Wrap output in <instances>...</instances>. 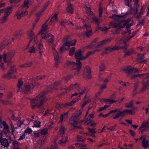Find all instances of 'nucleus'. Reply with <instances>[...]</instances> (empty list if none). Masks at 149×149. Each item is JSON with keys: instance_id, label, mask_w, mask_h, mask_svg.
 Instances as JSON below:
<instances>
[{"instance_id": "obj_1", "label": "nucleus", "mask_w": 149, "mask_h": 149, "mask_svg": "<svg viewBox=\"0 0 149 149\" xmlns=\"http://www.w3.org/2000/svg\"><path fill=\"white\" fill-rule=\"evenodd\" d=\"M46 94V92L42 91L39 95L31 100V105L32 109H33L36 107H39L42 105L47 100L45 96Z\"/></svg>"}, {"instance_id": "obj_2", "label": "nucleus", "mask_w": 149, "mask_h": 149, "mask_svg": "<svg viewBox=\"0 0 149 149\" xmlns=\"http://www.w3.org/2000/svg\"><path fill=\"white\" fill-rule=\"evenodd\" d=\"M23 84V81L22 79H19L17 84V92L19 91L24 94H27L29 93H31L33 88L36 87V86L38 84L36 83L34 84L31 83L28 85L24 86L22 88L21 87Z\"/></svg>"}, {"instance_id": "obj_3", "label": "nucleus", "mask_w": 149, "mask_h": 149, "mask_svg": "<svg viewBox=\"0 0 149 149\" xmlns=\"http://www.w3.org/2000/svg\"><path fill=\"white\" fill-rule=\"evenodd\" d=\"M82 115V113L79 111L76 114H73L71 117L69 121V123L71 125L74 127V128H72L71 130H74L77 131L76 128L81 129L82 127L81 126H77V123L79 119L80 116Z\"/></svg>"}, {"instance_id": "obj_4", "label": "nucleus", "mask_w": 149, "mask_h": 149, "mask_svg": "<svg viewBox=\"0 0 149 149\" xmlns=\"http://www.w3.org/2000/svg\"><path fill=\"white\" fill-rule=\"evenodd\" d=\"M15 53V51H13L8 53L4 52L2 56L5 63H7L8 66H10L12 64L11 60L14 56Z\"/></svg>"}, {"instance_id": "obj_5", "label": "nucleus", "mask_w": 149, "mask_h": 149, "mask_svg": "<svg viewBox=\"0 0 149 149\" xmlns=\"http://www.w3.org/2000/svg\"><path fill=\"white\" fill-rule=\"evenodd\" d=\"M116 110H119V111H117L118 113L115 114V116L113 118V119H116L120 116L125 117L128 114L134 115L135 114V112L133 109L129 110L126 109L123 111H120V109H117Z\"/></svg>"}, {"instance_id": "obj_6", "label": "nucleus", "mask_w": 149, "mask_h": 149, "mask_svg": "<svg viewBox=\"0 0 149 149\" xmlns=\"http://www.w3.org/2000/svg\"><path fill=\"white\" fill-rule=\"evenodd\" d=\"M93 54L92 52L87 53L85 56H83L82 52L80 49H79L76 51L74 53L75 58L77 62H80V60H84L87 58L90 55Z\"/></svg>"}, {"instance_id": "obj_7", "label": "nucleus", "mask_w": 149, "mask_h": 149, "mask_svg": "<svg viewBox=\"0 0 149 149\" xmlns=\"http://www.w3.org/2000/svg\"><path fill=\"white\" fill-rule=\"evenodd\" d=\"M130 21V20L127 21L125 20H122L118 23H116L115 22H111L109 23V26H111L112 28H122L125 27L127 23L129 22Z\"/></svg>"}, {"instance_id": "obj_8", "label": "nucleus", "mask_w": 149, "mask_h": 149, "mask_svg": "<svg viewBox=\"0 0 149 149\" xmlns=\"http://www.w3.org/2000/svg\"><path fill=\"white\" fill-rule=\"evenodd\" d=\"M76 63L74 62L71 61H69L68 62L67 64L68 65H71L74 67V69L77 70V73H74V74L78 73L80 71L81 68L82 63L81 62H77Z\"/></svg>"}, {"instance_id": "obj_9", "label": "nucleus", "mask_w": 149, "mask_h": 149, "mask_svg": "<svg viewBox=\"0 0 149 149\" xmlns=\"http://www.w3.org/2000/svg\"><path fill=\"white\" fill-rule=\"evenodd\" d=\"M55 46L56 45L55 44H53L52 46V47L54 56V58L56 64L57 65L60 63V61L58 52L55 49Z\"/></svg>"}, {"instance_id": "obj_10", "label": "nucleus", "mask_w": 149, "mask_h": 149, "mask_svg": "<svg viewBox=\"0 0 149 149\" xmlns=\"http://www.w3.org/2000/svg\"><path fill=\"white\" fill-rule=\"evenodd\" d=\"M123 70L125 72L130 74L134 73H138L139 69L138 70L136 68H132L130 66L128 67H126L123 68Z\"/></svg>"}, {"instance_id": "obj_11", "label": "nucleus", "mask_w": 149, "mask_h": 149, "mask_svg": "<svg viewBox=\"0 0 149 149\" xmlns=\"http://www.w3.org/2000/svg\"><path fill=\"white\" fill-rule=\"evenodd\" d=\"M149 130V124L148 121L144 122L139 129V131H141V134L145 131Z\"/></svg>"}, {"instance_id": "obj_12", "label": "nucleus", "mask_w": 149, "mask_h": 149, "mask_svg": "<svg viewBox=\"0 0 149 149\" xmlns=\"http://www.w3.org/2000/svg\"><path fill=\"white\" fill-rule=\"evenodd\" d=\"M113 38H110L106 39L100 42L97 43L95 45V47L96 48L101 47L104 46L105 44H106L111 41Z\"/></svg>"}, {"instance_id": "obj_13", "label": "nucleus", "mask_w": 149, "mask_h": 149, "mask_svg": "<svg viewBox=\"0 0 149 149\" xmlns=\"http://www.w3.org/2000/svg\"><path fill=\"white\" fill-rule=\"evenodd\" d=\"M84 76L88 79L91 78V70L89 67L86 66L84 69Z\"/></svg>"}, {"instance_id": "obj_14", "label": "nucleus", "mask_w": 149, "mask_h": 149, "mask_svg": "<svg viewBox=\"0 0 149 149\" xmlns=\"http://www.w3.org/2000/svg\"><path fill=\"white\" fill-rule=\"evenodd\" d=\"M13 8V7L10 6L8 7L3 9L4 11V15L8 17V16L13 11V10L12 9Z\"/></svg>"}, {"instance_id": "obj_15", "label": "nucleus", "mask_w": 149, "mask_h": 149, "mask_svg": "<svg viewBox=\"0 0 149 149\" xmlns=\"http://www.w3.org/2000/svg\"><path fill=\"white\" fill-rule=\"evenodd\" d=\"M2 125H3L4 129L6 130L8 133L9 132L8 125L7 124L6 122L2 121V119L0 117V128H2Z\"/></svg>"}, {"instance_id": "obj_16", "label": "nucleus", "mask_w": 149, "mask_h": 149, "mask_svg": "<svg viewBox=\"0 0 149 149\" xmlns=\"http://www.w3.org/2000/svg\"><path fill=\"white\" fill-rule=\"evenodd\" d=\"M128 12H126L125 14L122 15H118L116 14H113L111 16H110L109 17L112 19H113L117 20H119L120 18H124L125 16L129 14Z\"/></svg>"}, {"instance_id": "obj_17", "label": "nucleus", "mask_w": 149, "mask_h": 149, "mask_svg": "<svg viewBox=\"0 0 149 149\" xmlns=\"http://www.w3.org/2000/svg\"><path fill=\"white\" fill-rule=\"evenodd\" d=\"M42 38H44L48 42H52L53 41V36L49 34L46 35L45 36H42Z\"/></svg>"}, {"instance_id": "obj_18", "label": "nucleus", "mask_w": 149, "mask_h": 149, "mask_svg": "<svg viewBox=\"0 0 149 149\" xmlns=\"http://www.w3.org/2000/svg\"><path fill=\"white\" fill-rule=\"evenodd\" d=\"M49 1H48L44 5L43 7L40 11L37 14L38 17H40L42 15V13L45 11L49 5Z\"/></svg>"}, {"instance_id": "obj_19", "label": "nucleus", "mask_w": 149, "mask_h": 149, "mask_svg": "<svg viewBox=\"0 0 149 149\" xmlns=\"http://www.w3.org/2000/svg\"><path fill=\"white\" fill-rule=\"evenodd\" d=\"M149 87V79L146 82L143 83V87L141 90L142 92H144L147 91Z\"/></svg>"}, {"instance_id": "obj_20", "label": "nucleus", "mask_w": 149, "mask_h": 149, "mask_svg": "<svg viewBox=\"0 0 149 149\" xmlns=\"http://www.w3.org/2000/svg\"><path fill=\"white\" fill-rule=\"evenodd\" d=\"M145 55V54H138L137 60L139 63H145L147 62V59H146L145 60L144 59V56Z\"/></svg>"}, {"instance_id": "obj_21", "label": "nucleus", "mask_w": 149, "mask_h": 149, "mask_svg": "<svg viewBox=\"0 0 149 149\" xmlns=\"http://www.w3.org/2000/svg\"><path fill=\"white\" fill-rule=\"evenodd\" d=\"M58 14L55 13L53 16L51 17L49 22V23L51 25H53L56 23L58 21L57 17Z\"/></svg>"}, {"instance_id": "obj_22", "label": "nucleus", "mask_w": 149, "mask_h": 149, "mask_svg": "<svg viewBox=\"0 0 149 149\" xmlns=\"http://www.w3.org/2000/svg\"><path fill=\"white\" fill-rule=\"evenodd\" d=\"M79 85L77 83L74 84H70L69 86L68 89L67 88H64V90H65V92H67L68 91H70L73 89L77 88V87H79Z\"/></svg>"}, {"instance_id": "obj_23", "label": "nucleus", "mask_w": 149, "mask_h": 149, "mask_svg": "<svg viewBox=\"0 0 149 149\" xmlns=\"http://www.w3.org/2000/svg\"><path fill=\"white\" fill-rule=\"evenodd\" d=\"M127 47V45H125L124 47H121L120 46H118L117 47H114L113 48H111L110 47H108L105 48V50L107 51H111L113 50H115L116 49H126Z\"/></svg>"}, {"instance_id": "obj_24", "label": "nucleus", "mask_w": 149, "mask_h": 149, "mask_svg": "<svg viewBox=\"0 0 149 149\" xmlns=\"http://www.w3.org/2000/svg\"><path fill=\"white\" fill-rule=\"evenodd\" d=\"M132 25V24H127L126 26V29L122 32V34L123 35H127L130 34L131 33V31L130 28Z\"/></svg>"}, {"instance_id": "obj_25", "label": "nucleus", "mask_w": 149, "mask_h": 149, "mask_svg": "<svg viewBox=\"0 0 149 149\" xmlns=\"http://www.w3.org/2000/svg\"><path fill=\"white\" fill-rule=\"evenodd\" d=\"M47 22L46 23L42 25V29L41 31L39 32V34L42 35L45 33L47 32L48 31V28L46 24Z\"/></svg>"}, {"instance_id": "obj_26", "label": "nucleus", "mask_w": 149, "mask_h": 149, "mask_svg": "<svg viewBox=\"0 0 149 149\" xmlns=\"http://www.w3.org/2000/svg\"><path fill=\"white\" fill-rule=\"evenodd\" d=\"M80 96L79 95L78 97L76 99L72 100L70 102L65 103L64 104V105L65 107H66L67 106H71L73 105L75 103L80 100Z\"/></svg>"}, {"instance_id": "obj_27", "label": "nucleus", "mask_w": 149, "mask_h": 149, "mask_svg": "<svg viewBox=\"0 0 149 149\" xmlns=\"http://www.w3.org/2000/svg\"><path fill=\"white\" fill-rule=\"evenodd\" d=\"M133 36L134 35H133L132 36L130 37L125 36H124L123 38L120 40L119 42V43L120 44H122L123 43L126 44V41H128L131 38H132Z\"/></svg>"}, {"instance_id": "obj_28", "label": "nucleus", "mask_w": 149, "mask_h": 149, "mask_svg": "<svg viewBox=\"0 0 149 149\" xmlns=\"http://www.w3.org/2000/svg\"><path fill=\"white\" fill-rule=\"evenodd\" d=\"M62 139L59 141L58 143L61 146H63L66 144L68 140V137L65 135H62Z\"/></svg>"}, {"instance_id": "obj_29", "label": "nucleus", "mask_w": 149, "mask_h": 149, "mask_svg": "<svg viewBox=\"0 0 149 149\" xmlns=\"http://www.w3.org/2000/svg\"><path fill=\"white\" fill-rule=\"evenodd\" d=\"M27 34L29 37L31 38L29 42H31L32 40L35 39L36 38V36L33 32L32 30L29 31L28 32Z\"/></svg>"}, {"instance_id": "obj_30", "label": "nucleus", "mask_w": 149, "mask_h": 149, "mask_svg": "<svg viewBox=\"0 0 149 149\" xmlns=\"http://www.w3.org/2000/svg\"><path fill=\"white\" fill-rule=\"evenodd\" d=\"M8 41L7 40H3L0 44V49H3L4 48L8 45Z\"/></svg>"}, {"instance_id": "obj_31", "label": "nucleus", "mask_w": 149, "mask_h": 149, "mask_svg": "<svg viewBox=\"0 0 149 149\" xmlns=\"http://www.w3.org/2000/svg\"><path fill=\"white\" fill-rule=\"evenodd\" d=\"M119 111V110H111L109 111V112L105 115H103L102 113H101L99 116V117H102L103 118H106L108 116L109 114L111 113H115L117 111Z\"/></svg>"}, {"instance_id": "obj_32", "label": "nucleus", "mask_w": 149, "mask_h": 149, "mask_svg": "<svg viewBox=\"0 0 149 149\" xmlns=\"http://www.w3.org/2000/svg\"><path fill=\"white\" fill-rule=\"evenodd\" d=\"M32 65V62H27L25 63L19 65L20 68H26L30 67Z\"/></svg>"}, {"instance_id": "obj_33", "label": "nucleus", "mask_w": 149, "mask_h": 149, "mask_svg": "<svg viewBox=\"0 0 149 149\" xmlns=\"http://www.w3.org/2000/svg\"><path fill=\"white\" fill-rule=\"evenodd\" d=\"M63 84V81L61 80L56 81L52 85V89H53L56 87L60 85Z\"/></svg>"}, {"instance_id": "obj_34", "label": "nucleus", "mask_w": 149, "mask_h": 149, "mask_svg": "<svg viewBox=\"0 0 149 149\" xmlns=\"http://www.w3.org/2000/svg\"><path fill=\"white\" fill-rule=\"evenodd\" d=\"M142 143L143 147L144 148H146L148 146H149V141L148 142L146 138L144 139L142 141Z\"/></svg>"}, {"instance_id": "obj_35", "label": "nucleus", "mask_w": 149, "mask_h": 149, "mask_svg": "<svg viewBox=\"0 0 149 149\" xmlns=\"http://www.w3.org/2000/svg\"><path fill=\"white\" fill-rule=\"evenodd\" d=\"M77 42V40H72L71 41H68L66 42L65 43L66 45H67L68 48H69V46H73L75 44V43Z\"/></svg>"}, {"instance_id": "obj_36", "label": "nucleus", "mask_w": 149, "mask_h": 149, "mask_svg": "<svg viewBox=\"0 0 149 149\" xmlns=\"http://www.w3.org/2000/svg\"><path fill=\"white\" fill-rule=\"evenodd\" d=\"M77 91L80 95H82L85 93L86 88H85L83 87H79L77 89Z\"/></svg>"}, {"instance_id": "obj_37", "label": "nucleus", "mask_w": 149, "mask_h": 149, "mask_svg": "<svg viewBox=\"0 0 149 149\" xmlns=\"http://www.w3.org/2000/svg\"><path fill=\"white\" fill-rule=\"evenodd\" d=\"M67 11L69 13H73V9L72 6L71 4H68L66 8Z\"/></svg>"}, {"instance_id": "obj_38", "label": "nucleus", "mask_w": 149, "mask_h": 149, "mask_svg": "<svg viewBox=\"0 0 149 149\" xmlns=\"http://www.w3.org/2000/svg\"><path fill=\"white\" fill-rule=\"evenodd\" d=\"M144 9H145L144 7H142L141 9L140 12L135 16L136 18H140L143 15L144 13Z\"/></svg>"}, {"instance_id": "obj_39", "label": "nucleus", "mask_w": 149, "mask_h": 149, "mask_svg": "<svg viewBox=\"0 0 149 149\" xmlns=\"http://www.w3.org/2000/svg\"><path fill=\"white\" fill-rule=\"evenodd\" d=\"M72 77V75H68L67 76L64 77L63 79L61 80L63 81V84H64L66 83Z\"/></svg>"}, {"instance_id": "obj_40", "label": "nucleus", "mask_w": 149, "mask_h": 149, "mask_svg": "<svg viewBox=\"0 0 149 149\" xmlns=\"http://www.w3.org/2000/svg\"><path fill=\"white\" fill-rule=\"evenodd\" d=\"M20 9H18V10L16 11L15 15L17 17V19H21L22 17H23L22 15H21V13L19 12Z\"/></svg>"}, {"instance_id": "obj_41", "label": "nucleus", "mask_w": 149, "mask_h": 149, "mask_svg": "<svg viewBox=\"0 0 149 149\" xmlns=\"http://www.w3.org/2000/svg\"><path fill=\"white\" fill-rule=\"evenodd\" d=\"M68 113H64L63 114H62L61 115L60 117V122H62L63 120V119L64 118V120H66L68 118Z\"/></svg>"}, {"instance_id": "obj_42", "label": "nucleus", "mask_w": 149, "mask_h": 149, "mask_svg": "<svg viewBox=\"0 0 149 149\" xmlns=\"http://www.w3.org/2000/svg\"><path fill=\"white\" fill-rule=\"evenodd\" d=\"M23 6H20L18 9H20V12L21 13V15H22L23 16H25L28 14V12L27 10H25L24 12L23 10L25 9L23 8Z\"/></svg>"}, {"instance_id": "obj_43", "label": "nucleus", "mask_w": 149, "mask_h": 149, "mask_svg": "<svg viewBox=\"0 0 149 149\" xmlns=\"http://www.w3.org/2000/svg\"><path fill=\"white\" fill-rule=\"evenodd\" d=\"M92 19L97 26H99V24L101 22L100 19L98 18L97 17H94L92 18Z\"/></svg>"}, {"instance_id": "obj_44", "label": "nucleus", "mask_w": 149, "mask_h": 149, "mask_svg": "<svg viewBox=\"0 0 149 149\" xmlns=\"http://www.w3.org/2000/svg\"><path fill=\"white\" fill-rule=\"evenodd\" d=\"M134 49H131L129 50L127 52H125V54L123 56V57H125L127 56L130 55L133 52Z\"/></svg>"}, {"instance_id": "obj_45", "label": "nucleus", "mask_w": 149, "mask_h": 149, "mask_svg": "<svg viewBox=\"0 0 149 149\" xmlns=\"http://www.w3.org/2000/svg\"><path fill=\"white\" fill-rule=\"evenodd\" d=\"M10 71H8V73L3 76V77L8 79H10L11 78V74H12Z\"/></svg>"}, {"instance_id": "obj_46", "label": "nucleus", "mask_w": 149, "mask_h": 149, "mask_svg": "<svg viewBox=\"0 0 149 149\" xmlns=\"http://www.w3.org/2000/svg\"><path fill=\"white\" fill-rule=\"evenodd\" d=\"M86 139L81 136L77 135V141L84 142Z\"/></svg>"}, {"instance_id": "obj_47", "label": "nucleus", "mask_w": 149, "mask_h": 149, "mask_svg": "<svg viewBox=\"0 0 149 149\" xmlns=\"http://www.w3.org/2000/svg\"><path fill=\"white\" fill-rule=\"evenodd\" d=\"M99 75L100 74L101 72L104 71L106 69L105 66L103 64H101L99 66Z\"/></svg>"}, {"instance_id": "obj_48", "label": "nucleus", "mask_w": 149, "mask_h": 149, "mask_svg": "<svg viewBox=\"0 0 149 149\" xmlns=\"http://www.w3.org/2000/svg\"><path fill=\"white\" fill-rule=\"evenodd\" d=\"M40 122L38 120H36L34 121L33 123V127H39L40 126Z\"/></svg>"}, {"instance_id": "obj_49", "label": "nucleus", "mask_w": 149, "mask_h": 149, "mask_svg": "<svg viewBox=\"0 0 149 149\" xmlns=\"http://www.w3.org/2000/svg\"><path fill=\"white\" fill-rule=\"evenodd\" d=\"M32 132L33 131L31 128L27 127L24 130V133L25 134H30L32 133Z\"/></svg>"}, {"instance_id": "obj_50", "label": "nucleus", "mask_w": 149, "mask_h": 149, "mask_svg": "<svg viewBox=\"0 0 149 149\" xmlns=\"http://www.w3.org/2000/svg\"><path fill=\"white\" fill-rule=\"evenodd\" d=\"M48 129L47 128H44L40 132V133L42 135H45L47 134Z\"/></svg>"}, {"instance_id": "obj_51", "label": "nucleus", "mask_w": 149, "mask_h": 149, "mask_svg": "<svg viewBox=\"0 0 149 149\" xmlns=\"http://www.w3.org/2000/svg\"><path fill=\"white\" fill-rule=\"evenodd\" d=\"M29 1H24V2L23 5H22L20 6H23V8L25 9H27L28 7V5L29 4Z\"/></svg>"}, {"instance_id": "obj_52", "label": "nucleus", "mask_w": 149, "mask_h": 149, "mask_svg": "<svg viewBox=\"0 0 149 149\" xmlns=\"http://www.w3.org/2000/svg\"><path fill=\"white\" fill-rule=\"evenodd\" d=\"M65 130V127L64 126H61V127L59 133L60 134H61V135H65L64 134Z\"/></svg>"}, {"instance_id": "obj_53", "label": "nucleus", "mask_w": 149, "mask_h": 149, "mask_svg": "<svg viewBox=\"0 0 149 149\" xmlns=\"http://www.w3.org/2000/svg\"><path fill=\"white\" fill-rule=\"evenodd\" d=\"M67 48H68L67 45H66L65 43H64L63 46L61 47L60 48L59 52L60 53H62L65 49H66Z\"/></svg>"}, {"instance_id": "obj_54", "label": "nucleus", "mask_w": 149, "mask_h": 149, "mask_svg": "<svg viewBox=\"0 0 149 149\" xmlns=\"http://www.w3.org/2000/svg\"><path fill=\"white\" fill-rule=\"evenodd\" d=\"M138 0H134V4H135V7H134L135 9H136V11L135 13V14H136L137 11L138 7L139 6L138 4Z\"/></svg>"}, {"instance_id": "obj_55", "label": "nucleus", "mask_w": 149, "mask_h": 149, "mask_svg": "<svg viewBox=\"0 0 149 149\" xmlns=\"http://www.w3.org/2000/svg\"><path fill=\"white\" fill-rule=\"evenodd\" d=\"M8 20V17L4 15L0 19L1 22V23H3L7 22Z\"/></svg>"}, {"instance_id": "obj_56", "label": "nucleus", "mask_w": 149, "mask_h": 149, "mask_svg": "<svg viewBox=\"0 0 149 149\" xmlns=\"http://www.w3.org/2000/svg\"><path fill=\"white\" fill-rule=\"evenodd\" d=\"M0 103L3 105H8L10 103L9 101L2 99L0 100Z\"/></svg>"}, {"instance_id": "obj_57", "label": "nucleus", "mask_w": 149, "mask_h": 149, "mask_svg": "<svg viewBox=\"0 0 149 149\" xmlns=\"http://www.w3.org/2000/svg\"><path fill=\"white\" fill-rule=\"evenodd\" d=\"M75 145L78 148H82V147H85L87 145L85 144L80 143H75Z\"/></svg>"}, {"instance_id": "obj_58", "label": "nucleus", "mask_w": 149, "mask_h": 149, "mask_svg": "<svg viewBox=\"0 0 149 149\" xmlns=\"http://www.w3.org/2000/svg\"><path fill=\"white\" fill-rule=\"evenodd\" d=\"M133 104V101H131L127 103L125 105V107L127 108H130L132 107Z\"/></svg>"}, {"instance_id": "obj_59", "label": "nucleus", "mask_w": 149, "mask_h": 149, "mask_svg": "<svg viewBox=\"0 0 149 149\" xmlns=\"http://www.w3.org/2000/svg\"><path fill=\"white\" fill-rule=\"evenodd\" d=\"M87 124L91 126L95 127L97 123H95L93 120H90Z\"/></svg>"}, {"instance_id": "obj_60", "label": "nucleus", "mask_w": 149, "mask_h": 149, "mask_svg": "<svg viewBox=\"0 0 149 149\" xmlns=\"http://www.w3.org/2000/svg\"><path fill=\"white\" fill-rule=\"evenodd\" d=\"M36 49H35L34 46H32L29 50V52L31 53H35L36 52Z\"/></svg>"}, {"instance_id": "obj_61", "label": "nucleus", "mask_w": 149, "mask_h": 149, "mask_svg": "<svg viewBox=\"0 0 149 149\" xmlns=\"http://www.w3.org/2000/svg\"><path fill=\"white\" fill-rule=\"evenodd\" d=\"M43 46L41 42H40L38 44V49L39 51H43Z\"/></svg>"}, {"instance_id": "obj_62", "label": "nucleus", "mask_w": 149, "mask_h": 149, "mask_svg": "<svg viewBox=\"0 0 149 149\" xmlns=\"http://www.w3.org/2000/svg\"><path fill=\"white\" fill-rule=\"evenodd\" d=\"M95 129H96L95 128L91 129L88 128H87V130H88L89 132L93 134H95L96 133V132L95 131Z\"/></svg>"}, {"instance_id": "obj_63", "label": "nucleus", "mask_w": 149, "mask_h": 149, "mask_svg": "<svg viewBox=\"0 0 149 149\" xmlns=\"http://www.w3.org/2000/svg\"><path fill=\"white\" fill-rule=\"evenodd\" d=\"M75 51V48L74 47H72L70 50L69 51V55L71 56L73 55Z\"/></svg>"}, {"instance_id": "obj_64", "label": "nucleus", "mask_w": 149, "mask_h": 149, "mask_svg": "<svg viewBox=\"0 0 149 149\" xmlns=\"http://www.w3.org/2000/svg\"><path fill=\"white\" fill-rule=\"evenodd\" d=\"M109 106L107 105H105L104 107H101L99 108L98 111H102L103 110H104L106 109V108H107Z\"/></svg>"}]
</instances>
